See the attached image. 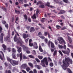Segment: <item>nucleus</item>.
Returning a JSON list of instances; mask_svg holds the SVG:
<instances>
[{
  "label": "nucleus",
  "instance_id": "37",
  "mask_svg": "<svg viewBox=\"0 0 73 73\" xmlns=\"http://www.w3.org/2000/svg\"><path fill=\"white\" fill-rule=\"evenodd\" d=\"M15 12L16 13H17L18 14H19L20 13V12L19 11H17V10H15Z\"/></svg>",
  "mask_w": 73,
  "mask_h": 73
},
{
  "label": "nucleus",
  "instance_id": "42",
  "mask_svg": "<svg viewBox=\"0 0 73 73\" xmlns=\"http://www.w3.org/2000/svg\"><path fill=\"white\" fill-rule=\"evenodd\" d=\"M56 53H57V50H56L54 51V53L53 54V55L54 56L56 54Z\"/></svg>",
  "mask_w": 73,
  "mask_h": 73
},
{
  "label": "nucleus",
  "instance_id": "1",
  "mask_svg": "<svg viewBox=\"0 0 73 73\" xmlns=\"http://www.w3.org/2000/svg\"><path fill=\"white\" fill-rule=\"evenodd\" d=\"M65 61L64 60L63 61V66L62 65V68L64 70H66V67H68V66L69 65V64L68 62H70V63L71 64H72V60L69 58H65Z\"/></svg>",
  "mask_w": 73,
  "mask_h": 73
},
{
  "label": "nucleus",
  "instance_id": "40",
  "mask_svg": "<svg viewBox=\"0 0 73 73\" xmlns=\"http://www.w3.org/2000/svg\"><path fill=\"white\" fill-rule=\"evenodd\" d=\"M39 37H40V38H42L43 39L45 38V37L42 35L39 36Z\"/></svg>",
  "mask_w": 73,
  "mask_h": 73
},
{
  "label": "nucleus",
  "instance_id": "25",
  "mask_svg": "<svg viewBox=\"0 0 73 73\" xmlns=\"http://www.w3.org/2000/svg\"><path fill=\"white\" fill-rule=\"evenodd\" d=\"M58 46L59 49H62L64 48V46L61 45L60 44H58Z\"/></svg>",
  "mask_w": 73,
  "mask_h": 73
},
{
  "label": "nucleus",
  "instance_id": "34",
  "mask_svg": "<svg viewBox=\"0 0 73 73\" xmlns=\"http://www.w3.org/2000/svg\"><path fill=\"white\" fill-rule=\"evenodd\" d=\"M23 59H28V57H27L23 55Z\"/></svg>",
  "mask_w": 73,
  "mask_h": 73
},
{
  "label": "nucleus",
  "instance_id": "26",
  "mask_svg": "<svg viewBox=\"0 0 73 73\" xmlns=\"http://www.w3.org/2000/svg\"><path fill=\"white\" fill-rule=\"evenodd\" d=\"M28 57H30V58H35V57L31 55H29Z\"/></svg>",
  "mask_w": 73,
  "mask_h": 73
},
{
  "label": "nucleus",
  "instance_id": "46",
  "mask_svg": "<svg viewBox=\"0 0 73 73\" xmlns=\"http://www.w3.org/2000/svg\"><path fill=\"white\" fill-rule=\"evenodd\" d=\"M24 7H28V6H29V5L28 4H25L23 5Z\"/></svg>",
  "mask_w": 73,
  "mask_h": 73
},
{
  "label": "nucleus",
  "instance_id": "50",
  "mask_svg": "<svg viewBox=\"0 0 73 73\" xmlns=\"http://www.w3.org/2000/svg\"><path fill=\"white\" fill-rule=\"evenodd\" d=\"M66 3H68V1L67 0H63Z\"/></svg>",
  "mask_w": 73,
  "mask_h": 73
},
{
  "label": "nucleus",
  "instance_id": "59",
  "mask_svg": "<svg viewBox=\"0 0 73 73\" xmlns=\"http://www.w3.org/2000/svg\"><path fill=\"white\" fill-rule=\"evenodd\" d=\"M66 29V27H64L62 28L61 29L62 30H64V29Z\"/></svg>",
  "mask_w": 73,
  "mask_h": 73
},
{
  "label": "nucleus",
  "instance_id": "29",
  "mask_svg": "<svg viewBox=\"0 0 73 73\" xmlns=\"http://www.w3.org/2000/svg\"><path fill=\"white\" fill-rule=\"evenodd\" d=\"M42 4V3L41 2L38 1L37 3V4H36V5H38V4Z\"/></svg>",
  "mask_w": 73,
  "mask_h": 73
},
{
  "label": "nucleus",
  "instance_id": "53",
  "mask_svg": "<svg viewBox=\"0 0 73 73\" xmlns=\"http://www.w3.org/2000/svg\"><path fill=\"white\" fill-rule=\"evenodd\" d=\"M55 43L56 45H57L58 43H57V41L56 40H55Z\"/></svg>",
  "mask_w": 73,
  "mask_h": 73
},
{
  "label": "nucleus",
  "instance_id": "36",
  "mask_svg": "<svg viewBox=\"0 0 73 73\" xmlns=\"http://www.w3.org/2000/svg\"><path fill=\"white\" fill-rule=\"evenodd\" d=\"M58 52L61 55V56H63V54H62V52H61V51L60 50H59L58 51Z\"/></svg>",
  "mask_w": 73,
  "mask_h": 73
},
{
  "label": "nucleus",
  "instance_id": "55",
  "mask_svg": "<svg viewBox=\"0 0 73 73\" xmlns=\"http://www.w3.org/2000/svg\"><path fill=\"white\" fill-rule=\"evenodd\" d=\"M42 19L41 20V21L42 22V23H44V20H45V18H42Z\"/></svg>",
  "mask_w": 73,
  "mask_h": 73
},
{
  "label": "nucleus",
  "instance_id": "35",
  "mask_svg": "<svg viewBox=\"0 0 73 73\" xmlns=\"http://www.w3.org/2000/svg\"><path fill=\"white\" fill-rule=\"evenodd\" d=\"M44 36H47V35H48V34H49V33L48 32H45L44 33Z\"/></svg>",
  "mask_w": 73,
  "mask_h": 73
},
{
  "label": "nucleus",
  "instance_id": "15",
  "mask_svg": "<svg viewBox=\"0 0 73 73\" xmlns=\"http://www.w3.org/2000/svg\"><path fill=\"white\" fill-rule=\"evenodd\" d=\"M49 4H50V3L47 2L46 4V5L48 6V7H50V8H53V7L52 6L50 5Z\"/></svg>",
  "mask_w": 73,
  "mask_h": 73
},
{
  "label": "nucleus",
  "instance_id": "28",
  "mask_svg": "<svg viewBox=\"0 0 73 73\" xmlns=\"http://www.w3.org/2000/svg\"><path fill=\"white\" fill-rule=\"evenodd\" d=\"M26 69L27 71L28 72H29V70H31V69L30 68L28 67H27L26 68Z\"/></svg>",
  "mask_w": 73,
  "mask_h": 73
},
{
  "label": "nucleus",
  "instance_id": "33",
  "mask_svg": "<svg viewBox=\"0 0 73 73\" xmlns=\"http://www.w3.org/2000/svg\"><path fill=\"white\" fill-rule=\"evenodd\" d=\"M12 52H14V53H16V49L14 48H13L12 49Z\"/></svg>",
  "mask_w": 73,
  "mask_h": 73
},
{
  "label": "nucleus",
  "instance_id": "38",
  "mask_svg": "<svg viewBox=\"0 0 73 73\" xmlns=\"http://www.w3.org/2000/svg\"><path fill=\"white\" fill-rule=\"evenodd\" d=\"M50 66H51V67H52V66H53V63H50Z\"/></svg>",
  "mask_w": 73,
  "mask_h": 73
},
{
  "label": "nucleus",
  "instance_id": "56",
  "mask_svg": "<svg viewBox=\"0 0 73 73\" xmlns=\"http://www.w3.org/2000/svg\"><path fill=\"white\" fill-rule=\"evenodd\" d=\"M22 72H23V73H27V72L25 71L24 70H22Z\"/></svg>",
  "mask_w": 73,
  "mask_h": 73
},
{
  "label": "nucleus",
  "instance_id": "23",
  "mask_svg": "<svg viewBox=\"0 0 73 73\" xmlns=\"http://www.w3.org/2000/svg\"><path fill=\"white\" fill-rule=\"evenodd\" d=\"M39 50L40 51V52H42V51H43V50H42V48H41V46H39Z\"/></svg>",
  "mask_w": 73,
  "mask_h": 73
},
{
  "label": "nucleus",
  "instance_id": "8",
  "mask_svg": "<svg viewBox=\"0 0 73 73\" xmlns=\"http://www.w3.org/2000/svg\"><path fill=\"white\" fill-rule=\"evenodd\" d=\"M33 48L35 49H37L38 48V46H37V44L36 42H35L33 44Z\"/></svg>",
  "mask_w": 73,
  "mask_h": 73
},
{
  "label": "nucleus",
  "instance_id": "61",
  "mask_svg": "<svg viewBox=\"0 0 73 73\" xmlns=\"http://www.w3.org/2000/svg\"><path fill=\"white\" fill-rule=\"evenodd\" d=\"M50 50L52 52H54V49L53 48H51L50 49Z\"/></svg>",
  "mask_w": 73,
  "mask_h": 73
},
{
  "label": "nucleus",
  "instance_id": "9",
  "mask_svg": "<svg viewBox=\"0 0 73 73\" xmlns=\"http://www.w3.org/2000/svg\"><path fill=\"white\" fill-rule=\"evenodd\" d=\"M38 16L37 14H34L33 16H31V17L33 19H36V17H37Z\"/></svg>",
  "mask_w": 73,
  "mask_h": 73
},
{
  "label": "nucleus",
  "instance_id": "52",
  "mask_svg": "<svg viewBox=\"0 0 73 73\" xmlns=\"http://www.w3.org/2000/svg\"><path fill=\"white\" fill-rule=\"evenodd\" d=\"M44 41L45 42L47 43V42H48V39L47 38H45L44 39Z\"/></svg>",
  "mask_w": 73,
  "mask_h": 73
},
{
  "label": "nucleus",
  "instance_id": "4",
  "mask_svg": "<svg viewBox=\"0 0 73 73\" xmlns=\"http://www.w3.org/2000/svg\"><path fill=\"white\" fill-rule=\"evenodd\" d=\"M57 40L59 41V43L60 44H62V42H63L64 44H66L65 41L64 40L63 38H62V37H59L58 39H57Z\"/></svg>",
  "mask_w": 73,
  "mask_h": 73
},
{
  "label": "nucleus",
  "instance_id": "22",
  "mask_svg": "<svg viewBox=\"0 0 73 73\" xmlns=\"http://www.w3.org/2000/svg\"><path fill=\"white\" fill-rule=\"evenodd\" d=\"M28 64L30 66H31V67H33V64L31 62H29L28 63Z\"/></svg>",
  "mask_w": 73,
  "mask_h": 73
},
{
  "label": "nucleus",
  "instance_id": "6",
  "mask_svg": "<svg viewBox=\"0 0 73 73\" xmlns=\"http://www.w3.org/2000/svg\"><path fill=\"white\" fill-rule=\"evenodd\" d=\"M4 36V34L2 33L0 35V41L1 43L3 42V36Z\"/></svg>",
  "mask_w": 73,
  "mask_h": 73
},
{
  "label": "nucleus",
  "instance_id": "44",
  "mask_svg": "<svg viewBox=\"0 0 73 73\" xmlns=\"http://www.w3.org/2000/svg\"><path fill=\"white\" fill-rule=\"evenodd\" d=\"M29 45L30 46H33V43H29Z\"/></svg>",
  "mask_w": 73,
  "mask_h": 73
},
{
  "label": "nucleus",
  "instance_id": "20",
  "mask_svg": "<svg viewBox=\"0 0 73 73\" xmlns=\"http://www.w3.org/2000/svg\"><path fill=\"white\" fill-rule=\"evenodd\" d=\"M23 37L25 39L28 37V35H27L25 34H24L23 35Z\"/></svg>",
  "mask_w": 73,
  "mask_h": 73
},
{
  "label": "nucleus",
  "instance_id": "49",
  "mask_svg": "<svg viewBox=\"0 0 73 73\" xmlns=\"http://www.w3.org/2000/svg\"><path fill=\"white\" fill-rule=\"evenodd\" d=\"M19 1V3H23V0H18Z\"/></svg>",
  "mask_w": 73,
  "mask_h": 73
},
{
  "label": "nucleus",
  "instance_id": "24",
  "mask_svg": "<svg viewBox=\"0 0 73 73\" xmlns=\"http://www.w3.org/2000/svg\"><path fill=\"white\" fill-rule=\"evenodd\" d=\"M9 37V36H7L5 38H4V40L5 41H7V40H8V38Z\"/></svg>",
  "mask_w": 73,
  "mask_h": 73
},
{
  "label": "nucleus",
  "instance_id": "5",
  "mask_svg": "<svg viewBox=\"0 0 73 73\" xmlns=\"http://www.w3.org/2000/svg\"><path fill=\"white\" fill-rule=\"evenodd\" d=\"M11 64L13 66H14L15 65H18L19 62L18 61H16V60H12V62L11 63Z\"/></svg>",
  "mask_w": 73,
  "mask_h": 73
},
{
  "label": "nucleus",
  "instance_id": "32",
  "mask_svg": "<svg viewBox=\"0 0 73 73\" xmlns=\"http://www.w3.org/2000/svg\"><path fill=\"white\" fill-rule=\"evenodd\" d=\"M67 70L69 73H72V71L69 68H67Z\"/></svg>",
  "mask_w": 73,
  "mask_h": 73
},
{
  "label": "nucleus",
  "instance_id": "64",
  "mask_svg": "<svg viewBox=\"0 0 73 73\" xmlns=\"http://www.w3.org/2000/svg\"><path fill=\"white\" fill-rule=\"evenodd\" d=\"M68 12H70V13H71V12H73V10H70L68 11Z\"/></svg>",
  "mask_w": 73,
  "mask_h": 73
},
{
  "label": "nucleus",
  "instance_id": "27",
  "mask_svg": "<svg viewBox=\"0 0 73 73\" xmlns=\"http://www.w3.org/2000/svg\"><path fill=\"white\" fill-rule=\"evenodd\" d=\"M2 47H3L4 50H6V49H7V47L5 45L3 44L2 45Z\"/></svg>",
  "mask_w": 73,
  "mask_h": 73
},
{
  "label": "nucleus",
  "instance_id": "57",
  "mask_svg": "<svg viewBox=\"0 0 73 73\" xmlns=\"http://www.w3.org/2000/svg\"><path fill=\"white\" fill-rule=\"evenodd\" d=\"M39 13V10L38 9H37L36 11V14H37V13Z\"/></svg>",
  "mask_w": 73,
  "mask_h": 73
},
{
  "label": "nucleus",
  "instance_id": "11",
  "mask_svg": "<svg viewBox=\"0 0 73 73\" xmlns=\"http://www.w3.org/2000/svg\"><path fill=\"white\" fill-rule=\"evenodd\" d=\"M23 50L25 51H26L29 49V48L28 47L24 46L23 47Z\"/></svg>",
  "mask_w": 73,
  "mask_h": 73
},
{
  "label": "nucleus",
  "instance_id": "54",
  "mask_svg": "<svg viewBox=\"0 0 73 73\" xmlns=\"http://www.w3.org/2000/svg\"><path fill=\"white\" fill-rule=\"evenodd\" d=\"M63 48H64V49H66V45L64 44V46H63Z\"/></svg>",
  "mask_w": 73,
  "mask_h": 73
},
{
  "label": "nucleus",
  "instance_id": "41",
  "mask_svg": "<svg viewBox=\"0 0 73 73\" xmlns=\"http://www.w3.org/2000/svg\"><path fill=\"white\" fill-rule=\"evenodd\" d=\"M35 60L37 61V62H40V60H39L38 59L36 58Z\"/></svg>",
  "mask_w": 73,
  "mask_h": 73
},
{
  "label": "nucleus",
  "instance_id": "7",
  "mask_svg": "<svg viewBox=\"0 0 73 73\" xmlns=\"http://www.w3.org/2000/svg\"><path fill=\"white\" fill-rule=\"evenodd\" d=\"M26 67H28V65L26 64H23L21 66V68L23 69H25Z\"/></svg>",
  "mask_w": 73,
  "mask_h": 73
},
{
  "label": "nucleus",
  "instance_id": "58",
  "mask_svg": "<svg viewBox=\"0 0 73 73\" xmlns=\"http://www.w3.org/2000/svg\"><path fill=\"white\" fill-rule=\"evenodd\" d=\"M33 54H36V51H35V50H33Z\"/></svg>",
  "mask_w": 73,
  "mask_h": 73
},
{
  "label": "nucleus",
  "instance_id": "13",
  "mask_svg": "<svg viewBox=\"0 0 73 73\" xmlns=\"http://www.w3.org/2000/svg\"><path fill=\"white\" fill-rule=\"evenodd\" d=\"M68 40L70 41V43L72 44V39H71V38H70V36H68Z\"/></svg>",
  "mask_w": 73,
  "mask_h": 73
},
{
  "label": "nucleus",
  "instance_id": "39",
  "mask_svg": "<svg viewBox=\"0 0 73 73\" xmlns=\"http://www.w3.org/2000/svg\"><path fill=\"white\" fill-rule=\"evenodd\" d=\"M26 51L27 54H29V53H31V52L29 51V50H28Z\"/></svg>",
  "mask_w": 73,
  "mask_h": 73
},
{
  "label": "nucleus",
  "instance_id": "47",
  "mask_svg": "<svg viewBox=\"0 0 73 73\" xmlns=\"http://www.w3.org/2000/svg\"><path fill=\"white\" fill-rule=\"evenodd\" d=\"M33 73H37V70L36 69H34L33 70Z\"/></svg>",
  "mask_w": 73,
  "mask_h": 73
},
{
  "label": "nucleus",
  "instance_id": "21",
  "mask_svg": "<svg viewBox=\"0 0 73 73\" xmlns=\"http://www.w3.org/2000/svg\"><path fill=\"white\" fill-rule=\"evenodd\" d=\"M22 50V48L21 47H19L17 50V51L19 53H20Z\"/></svg>",
  "mask_w": 73,
  "mask_h": 73
},
{
  "label": "nucleus",
  "instance_id": "48",
  "mask_svg": "<svg viewBox=\"0 0 73 73\" xmlns=\"http://www.w3.org/2000/svg\"><path fill=\"white\" fill-rule=\"evenodd\" d=\"M56 27L57 29H59L60 28H61V27L59 25H56Z\"/></svg>",
  "mask_w": 73,
  "mask_h": 73
},
{
  "label": "nucleus",
  "instance_id": "19",
  "mask_svg": "<svg viewBox=\"0 0 73 73\" xmlns=\"http://www.w3.org/2000/svg\"><path fill=\"white\" fill-rule=\"evenodd\" d=\"M14 40L15 42H16L17 41V36H16V35H15V36L14 38Z\"/></svg>",
  "mask_w": 73,
  "mask_h": 73
},
{
  "label": "nucleus",
  "instance_id": "2",
  "mask_svg": "<svg viewBox=\"0 0 73 73\" xmlns=\"http://www.w3.org/2000/svg\"><path fill=\"white\" fill-rule=\"evenodd\" d=\"M41 62L42 63V65L43 67H45V65L44 64V63H45L46 65H48V62L47 61V58L45 57L41 61Z\"/></svg>",
  "mask_w": 73,
  "mask_h": 73
},
{
  "label": "nucleus",
  "instance_id": "12",
  "mask_svg": "<svg viewBox=\"0 0 73 73\" xmlns=\"http://www.w3.org/2000/svg\"><path fill=\"white\" fill-rule=\"evenodd\" d=\"M62 51L63 53H64V54H67L68 55L69 54V52H68L67 51L64 50H62Z\"/></svg>",
  "mask_w": 73,
  "mask_h": 73
},
{
  "label": "nucleus",
  "instance_id": "45",
  "mask_svg": "<svg viewBox=\"0 0 73 73\" xmlns=\"http://www.w3.org/2000/svg\"><path fill=\"white\" fill-rule=\"evenodd\" d=\"M24 17L25 20H27V15H24Z\"/></svg>",
  "mask_w": 73,
  "mask_h": 73
},
{
  "label": "nucleus",
  "instance_id": "17",
  "mask_svg": "<svg viewBox=\"0 0 73 73\" xmlns=\"http://www.w3.org/2000/svg\"><path fill=\"white\" fill-rule=\"evenodd\" d=\"M35 30L33 27H31L30 29V32L32 33L34 32Z\"/></svg>",
  "mask_w": 73,
  "mask_h": 73
},
{
  "label": "nucleus",
  "instance_id": "3",
  "mask_svg": "<svg viewBox=\"0 0 73 73\" xmlns=\"http://www.w3.org/2000/svg\"><path fill=\"white\" fill-rule=\"evenodd\" d=\"M48 45L49 47H50V45H51V48H54V49H55V50H56V47H55V46H54V44L52 42L50 41L49 40L48 41Z\"/></svg>",
  "mask_w": 73,
  "mask_h": 73
},
{
  "label": "nucleus",
  "instance_id": "30",
  "mask_svg": "<svg viewBox=\"0 0 73 73\" xmlns=\"http://www.w3.org/2000/svg\"><path fill=\"white\" fill-rule=\"evenodd\" d=\"M38 58H39V59H40V60H41V59H42V58H43V56H38Z\"/></svg>",
  "mask_w": 73,
  "mask_h": 73
},
{
  "label": "nucleus",
  "instance_id": "10",
  "mask_svg": "<svg viewBox=\"0 0 73 73\" xmlns=\"http://www.w3.org/2000/svg\"><path fill=\"white\" fill-rule=\"evenodd\" d=\"M20 56V61H21V60H22V58L23 56V54L22 53H21L20 55L19 54H17V56L18 57H19Z\"/></svg>",
  "mask_w": 73,
  "mask_h": 73
},
{
  "label": "nucleus",
  "instance_id": "51",
  "mask_svg": "<svg viewBox=\"0 0 73 73\" xmlns=\"http://www.w3.org/2000/svg\"><path fill=\"white\" fill-rule=\"evenodd\" d=\"M67 50L68 52H69H69H70V50L69 49V48H67Z\"/></svg>",
  "mask_w": 73,
  "mask_h": 73
},
{
  "label": "nucleus",
  "instance_id": "16",
  "mask_svg": "<svg viewBox=\"0 0 73 73\" xmlns=\"http://www.w3.org/2000/svg\"><path fill=\"white\" fill-rule=\"evenodd\" d=\"M12 57L13 58L15 59H16L17 58H16V54H14V53H12Z\"/></svg>",
  "mask_w": 73,
  "mask_h": 73
},
{
  "label": "nucleus",
  "instance_id": "18",
  "mask_svg": "<svg viewBox=\"0 0 73 73\" xmlns=\"http://www.w3.org/2000/svg\"><path fill=\"white\" fill-rule=\"evenodd\" d=\"M65 13V11L63 10H61L60 13H58V14H63V13Z\"/></svg>",
  "mask_w": 73,
  "mask_h": 73
},
{
  "label": "nucleus",
  "instance_id": "14",
  "mask_svg": "<svg viewBox=\"0 0 73 73\" xmlns=\"http://www.w3.org/2000/svg\"><path fill=\"white\" fill-rule=\"evenodd\" d=\"M7 60H8V61H9L10 62L11 64V62H12V60H12V59H10V58H9V57H8V56L7 57Z\"/></svg>",
  "mask_w": 73,
  "mask_h": 73
},
{
  "label": "nucleus",
  "instance_id": "43",
  "mask_svg": "<svg viewBox=\"0 0 73 73\" xmlns=\"http://www.w3.org/2000/svg\"><path fill=\"white\" fill-rule=\"evenodd\" d=\"M5 26L7 28V29H8V24H6L5 25Z\"/></svg>",
  "mask_w": 73,
  "mask_h": 73
},
{
  "label": "nucleus",
  "instance_id": "60",
  "mask_svg": "<svg viewBox=\"0 0 73 73\" xmlns=\"http://www.w3.org/2000/svg\"><path fill=\"white\" fill-rule=\"evenodd\" d=\"M72 45H70V44H68V47H69L70 48H71L72 47Z\"/></svg>",
  "mask_w": 73,
  "mask_h": 73
},
{
  "label": "nucleus",
  "instance_id": "31",
  "mask_svg": "<svg viewBox=\"0 0 73 73\" xmlns=\"http://www.w3.org/2000/svg\"><path fill=\"white\" fill-rule=\"evenodd\" d=\"M39 8H44V5H40L39 6Z\"/></svg>",
  "mask_w": 73,
  "mask_h": 73
},
{
  "label": "nucleus",
  "instance_id": "63",
  "mask_svg": "<svg viewBox=\"0 0 73 73\" xmlns=\"http://www.w3.org/2000/svg\"><path fill=\"white\" fill-rule=\"evenodd\" d=\"M28 20L29 22H31V18H29Z\"/></svg>",
  "mask_w": 73,
  "mask_h": 73
},
{
  "label": "nucleus",
  "instance_id": "62",
  "mask_svg": "<svg viewBox=\"0 0 73 73\" xmlns=\"http://www.w3.org/2000/svg\"><path fill=\"white\" fill-rule=\"evenodd\" d=\"M48 38H50L51 37L50 35V34H49H49H48Z\"/></svg>",
  "mask_w": 73,
  "mask_h": 73
}]
</instances>
